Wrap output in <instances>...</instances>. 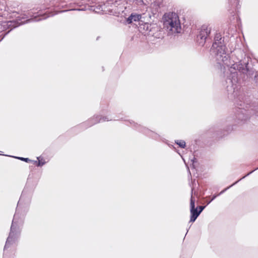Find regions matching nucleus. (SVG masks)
Instances as JSON below:
<instances>
[{"label": "nucleus", "instance_id": "nucleus-1", "mask_svg": "<svg viewBox=\"0 0 258 258\" xmlns=\"http://www.w3.org/2000/svg\"><path fill=\"white\" fill-rule=\"evenodd\" d=\"M251 61L249 57L244 56L243 59L239 60L238 62L232 64L229 70L230 74L226 80V90L229 97L235 98L237 97L235 102V116L238 123L246 120L252 114L258 116V106L250 105L248 97L238 94L241 84L239 76L243 75L244 77L246 75L247 77L253 75L255 71L250 67L249 62Z\"/></svg>", "mask_w": 258, "mask_h": 258}, {"label": "nucleus", "instance_id": "nucleus-2", "mask_svg": "<svg viewBox=\"0 0 258 258\" xmlns=\"http://www.w3.org/2000/svg\"><path fill=\"white\" fill-rule=\"evenodd\" d=\"M32 193V191H28L27 187H25L22 192L12 222L10 231L4 246L3 258H14L16 252L15 245L21 231L19 226L21 222L20 213L24 205L30 203Z\"/></svg>", "mask_w": 258, "mask_h": 258}, {"label": "nucleus", "instance_id": "nucleus-3", "mask_svg": "<svg viewBox=\"0 0 258 258\" xmlns=\"http://www.w3.org/2000/svg\"><path fill=\"white\" fill-rule=\"evenodd\" d=\"M214 42L211 48V52L215 55L216 60L221 67L225 65L229 66L231 63L228 55L226 52V45L224 43V38L220 33L216 32L214 38Z\"/></svg>", "mask_w": 258, "mask_h": 258}, {"label": "nucleus", "instance_id": "nucleus-4", "mask_svg": "<svg viewBox=\"0 0 258 258\" xmlns=\"http://www.w3.org/2000/svg\"><path fill=\"white\" fill-rule=\"evenodd\" d=\"M59 0H45L44 3L43 4V6L40 8L39 10H38V8L35 10L33 9L28 12L27 18L30 17V18L27 19L26 21L27 23L32 21L37 22L54 16L55 14L51 12H46L45 13H42L41 11L42 9H47L51 7L56 6Z\"/></svg>", "mask_w": 258, "mask_h": 258}, {"label": "nucleus", "instance_id": "nucleus-5", "mask_svg": "<svg viewBox=\"0 0 258 258\" xmlns=\"http://www.w3.org/2000/svg\"><path fill=\"white\" fill-rule=\"evenodd\" d=\"M164 29L168 35L180 33L181 27L178 16L174 12L165 13L163 17Z\"/></svg>", "mask_w": 258, "mask_h": 258}, {"label": "nucleus", "instance_id": "nucleus-6", "mask_svg": "<svg viewBox=\"0 0 258 258\" xmlns=\"http://www.w3.org/2000/svg\"><path fill=\"white\" fill-rule=\"evenodd\" d=\"M212 27L209 25H203L197 36V41L200 45H204L205 42L211 40L210 37Z\"/></svg>", "mask_w": 258, "mask_h": 258}, {"label": "nucleus", "instance_id": "nucleus-7", "mask_svg": "<svg viewBox=\"0 0 258 258\" xmlns=\"http://www.w3.org/2000/svg\"><path fill=\"white\" fill-rule=\"evenodd\" d=\"M190 222H194L200 215L198 208H195V200L191 195L190 200Z\"/></svg>", "mask_w": 258, "mask_h": 258}, {"label": "nucleus", "instance_id": "nucleus-8", "mask_svg": "<svg viewBox=\"0 0 258 258\" xmlns=\"http://www.w3.org/2000/svg\"><path fill=\"white\" fill-rule=\"evenodd\" d=\"M108 118L106 117H101L100 115L94 116L93 117L89 119L84 124H87V127H90L100 122L108 121Z\"/></svg>", "mask_w": 258, "mask_h": 258}, {"label": "nucleus", "instance_id": "nucleus-9", "mask_svg": "<svg viewBox=\"0 0 258 258\" xmlns=\"http://www.w3.org/2000/svg\"><path fill=\"white\" fill-rule=\"evenodd\" d=\"M139 131L142 132L155 140H158L160 138V136L156 133H155L153 131L142 126L141 127V128L139 129Z\"/></svg>", "mask_w": 258, "mask_h": 258}, {"label": "nucleus", "instance_id": "nucleus-10", "mask_svg": "<svg viewBox=\"0 0 258 258\" xmlns=\"http://www.w3.org/2000/svg\"><path fill=\"white\" fill-rule=\"evenodd\" d=\"M25 21H21L19 24H18V23H17L15 21H10L7 22V26L11 28V30L13 29L14 28H16L18 27L20 24L23 23Z\"/></svg>", "mask_w": 258, "mask_h": 258}, {"label": "nucleus", "instance_id": "nucleus-11", "mask_svg": "<svg viewBox=\"0 0 258 258\" xmlns=\"http://www.w3.org/2000/svg\"><path fill=\"white\" fill-rule=\"evenodd\" d=\"M37 159L38 161H34V162L37 167H41L46 163V162L41 157H38Z\"/></svg>", "mask_w": 258, "mask_h": 258}, {"label": "nucleus", "instance_id": "nucleus-12", "mask_svg": "<svg viewBox=\"0 0 258 258\" xmlns=\"http://www.w3.org/2000/svg\"><path fill=\"white\" fill-rule=\"evenodd\" d=\"M153 36L154 38H157V39H162L164 37V33L163 31L159 30L156 33H154L153 34Z\"/></svg>", "mask_w": 258, "mask_h": 258}, {"label": "nucleus", "instance_id": "nucleus-13", "mask_svg": "<svg viewBox=\"0 0 258 258\" xmlns=\"http://www.w3.org/2000/svg\"><path fill=\"white\" fill-rule=\"evenodd\" d=\"M89 10L95 12V13H99L100 11H103V8L101 6H98L97 7H94V6L89 7L88 6Z\"/></svg>", "mask_w": 258, "mask_h": 258}, {"label": "nucleus", "instance_id": "nucleus-14", "mask_svg": "<svg viewBox=\"0 0 258 258\" xmlns=\"http://www.w3.org/2000/svg\"><path fill=\"white\" fill-rule=\"evenodd\" d=\"M175 143L181 148H185L186 146L185 142L183 140H176Z\"/></svg>", "mask_w": 258, "mask_h": 258}, {"label": "nucleus", "instance_id": "nucleus-15", "mask_svg": "<svg viewBox=\"0 0 258 258\" xmlns=\"http://www.w3.org/2000/svg\"><path fill=\"white\" fill-rule=\"evenodd\" d=\"M230 5H231L232 7L234 6L236 7V9H239L238 5H239V0H228Z\"/></svg>", "mask_w": 258, "mask_h": 258}, {"label": "nucleus", "instance_id": "nucleus-16", "mask_svg": "<svg viewBox=\"0 0 258 258\" xmlns=\"http://www.w3.org/2000/svg\"><path fill=\"white\" fill-rule=\"evenodd\" d=\"M132 15H133V21L134 22L141 21V19L142 18V15L141 14H138L137 13H132Z\"/></svg>", "mask_w": 258, "mask_h": 258}, {"label": "nucleus", "instance_id": "nucleus-17", "mask_svg": "<svg viewBox=\"0 0 258 258\" xmlns=\"http://www.w3.org/2000/svg\"><path fill=\"white\" fill-rule=\"evenodd\" d=\"M242 177L241 178H240V179L238 180L237 181H235V182H234L232 184H231V185H230L229 186L226 187V188L224 189L223 190H222L221 191H220V193H219L218 194V196H220L222 194H223V193H224L228 189L230 188V187H231L232 186H233V185H234L235 184H236V183H237L240 180H241V179H242Z\"/></svg>", "mask_w": 258, "mask_h": 258}, {"label": "nucleus", "instance_id": "nucleus-18", "mask_svg": "<svg viewBox=\"0 0 258 258\" xmlns=\"http://www.w3.org/2000/svg\"><path fill=\"white\" fill-rule=\"evenodd\" d=\"M125 121H127L130 123V124L131 125H133L134 126H135L137 130H139V128H141V127L142 126L140 124H138V123H135L134 121L133 120H128V121H126V120H125Z\"/></svg>", "mask_w": 258, "mask_h": 258}, {"label": "nucleus", "instance_id": "nucleus-19", "mask_svg": "<svg viewBox=\"0 0 258 258\" xmlns=\"http://www.w3.org/2000/svg\"><path fill=\"white\" fill-rule=\"evenodd\" d=\"M16 158H17L21 161H25L26 162H32V161L29 159L28 158H24V157H14Z\"/></svg>", "mask_w": 258, "mask_h": 258}, {"label": "nucleus", "instance_id": "nucleus-20", "mask_svg": "<svg viewBox=\"0 0 258 258\" xmlns=\"http://www.w3.org/2000/svg\"><path fill=\"white\" fill-rule=\"evenodd\" d=\"M133 15H132V14L126 19V22L127 24H130L133 23Z\"/></svg>", "mask_w": 258, "mask_h": 258}, {"label": "nucleus", "instance_id": "nucleus-21", "mask_svg": "<svg viewBox=\"0 0 258 258\" xmlns=\"http://www.w3.org/2000/svg\"><path fill=\"white\" fill-rule=\"evenodd\" d=\"M233 130V127L231 125H229L228 126H227V128L226 129V130L225 131V132H226V133H224V135H225V134H228L229 132L231 131L232 130Z\"/></svg>", "mask_w": 258, "mask_h": 258}, {"label": "nucleus", "instance_id": "nucleus-22", "mask_svg": "<svg viewBox=\"0 0 258 258\" xmlns=\"http://www.w3.org/2000/svg\"><path fill=\"white\" fill-rule=\"evenodd\" d=\"M87 9L86 8V7L82 8L81 9H72V11H84L87 10Z\"/></svg>", "mask_w": 258, "mask_h": 258}, {"label": "nucleus", "instance_id": "nucleus-23", "mask_svg": "<svg viewBox=\"0 0 258 258\" xmlns=\"http://www.w3.org/2000/svg\"><path fill=\"white\" fill-rule=\"evenodd\" d=\"M205 206H199L198 207H197L198 208H199V212L201 214L202 213V212L204 210V209L205 208Z\"/></svg>", "mask_w": 258, "mask_h": 258}, {"label": "nucleus", "instance_id": "nucleus-24", "mask_svg": "<svg viewBox=\"0 0 258 258\" xmlns=\"http://www.w3.org/2000/svg\"><path fill=\"white\" fill-rule=\"evenodd\" d=\"M258 169V167L254 169V170H252L251 171L249 172V173H248L246 175H245V176H243L242 177V178H244L245 177L249 175L250 174H251L253 172H254V171H255L256 170Z\"/></svg>", "mask_w": 258, "mask_h": 258}, {"label": "nucleus", "instance_id": "nucleus-25", "mask_svg": "<svg viewBox=\"0 0 258 258\" xmlns=\"http://www.w3.org/2000/svg\"><path fill=\"white\" fill-rule=\"evenodd\" d=\"M218 196H219L218 195V194H217V195H214L212 197V199H211V201H213L214 200H215V199H216Z\"/></svg>", "mask_w": 258, "mask_h": 258}, {"label": "nucleus", "instance_id": "nucleus-26", "mask_svg": "<svg viewBox=\"0 0 258 258\" xmlns=\"http://www.w3.org/2000/svg\"><path fill=\"white\" fill-rule=\"evenodd\" d=\"M254 80L256 83L258 82V74L255 76Z\"/></svg>", "mask_w": 258, "mask_h": 258}, {"label": "nucleus", "instance_id": "nucleus-27", "mask_svg": "<svg viewBox=\"0 0 258 258\" xmlns=\"http://www.w3.org/2000/svg\"><path fill=\"white\" fill-rule=\"evenodd\" d=\"M212 201H208V202L207 203V204H209Z\"/></svg>", "mask_w": 258, "mask_h": 258}, {"label": "nucleus", "instance_id": "nucleus-28", "mask_svg": "<svg viewBox=\"0 0 258 258\" xmlns=\"http://www.w3.org/2000/svg\"><path fill=\"white\" fill-rule=\"evenodd\" d=\"M232 19H234V15H232Z\"/></svg>", "mask_w": 258, "mask_h": 258}, {"label": "nucleus", "instance_id": "nucleus-29", "mask_svg": "<svg viewBox=\"0 0 258 258\" xmlns=\"http://www.w3.org/2000/svg\"><path fill=\"white\" fill-rule=\"evenodd\" d=\"M66 11H61V12H66Z\"/></svg>", "mask_w": 258, "mask_h": 258}]
</instances>
